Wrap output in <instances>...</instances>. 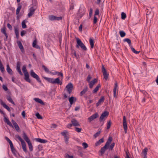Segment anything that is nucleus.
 Segmentation results:
<instances>
[{"label":"nucleus","mask_w":158,"mask_h":158,"mask_svg":"<svg viewBox=\"0 0 158 158\" xmlns=\"http://www.w3.org/2000/svg\"><path fill=\"white\" fill-rule=\"evenodd\" d=\"M109 114V112L107 111H105L102 113L99 118V121H102L104 118L107 117Z\"/></svg>","instance_id":"7"},{"label":"nucleus","mask_w":158,"mask_h":158,"mask_svg":"<svg viewBox=\"0 0 158 158\" xmlns=\"http://www.w3.org/2000/svg\"><path fill=\"white\" fill-rule=\"evenodd\" d=\"M92 11H93V9L92 8H90L89 10V16L90 17H91V16L92 15Z\"/></svg>","instance_id":"62"},{"label":"nucleus","mask_w":158,"mask_h":158,"mask_svg":"<svg viewBox=\"0 0 158 158\" xmlns=\"http://www.w3.org/2000/svg\"><path fill=\"white\" fill-rule=\"evenodd\" d=\"M17 43L19 48L21 50L22 52L23 53H24L25 52V50L21 42L19 41H18Z\"/></svg>","instance_id":"15"},{"label":"nucleus","mask_w":158,"mask_h":158,"mask_svg":"<svg viewBox=\"0 0 158 158\" xmlns=\"http://www.w3.org/2000/svg\"><path fill=\"white\" fill-rule=\"evenodd\" d=\"M76 40L77 44L76 47L77 48L80 47L84 51H86L87 50V48L81 40L78 38H77Z\"/></svg>","instance_id":"3"},{"label":"nucleus","mask_w":158,"mask_h":158,"mask_svg":"<svg viewBox=\"0 0 158 158\" xmlns=\"http://www.w3.org/2000/svg\"><path fill=\"white\" fill-rule=\"evenodd\" d=\"M35 116H36L37 118L38 119H42L43 118L41 116L40 114L38 112L36 114Z\"/></svg>","instance_id":"47"},{"label":"nucleus","mask_w":158,"mask_h":158,"mask_svg":"<svg viewBox=\"0 0 158 158\" xmlns=\"http://www.w3.org/2000/svg\"><path fill=\"white\" fill-rule=\"evenodd\" d=\"M23 138L25 141L27 143L30 142L28 137L25 133L24 132L23 134Z\"/></svg>","instance_id":"26"},{"label":"nucleus","mask_w":158,"mask_h":158,"mask_svg":"<svg viewBox=\"0 0 158 158\" xmlns=\"http://www.w3.org/2000/svg\"><path fill=\"white\" fill-rule=\"evenodd\" d=\"M2 88L5 91H6L8 90V88L6 85H2Z\"/></svg>","instance_id":"59"},{"label":"nucleus","mask_w":158,"mask_h":158,"mask_svg":"<svg viewBox=\"0 0 158 158\" xmlns=\"http://www.w3.org/2000/svg\"><path fill=\"white\" fill-rule=\"evenodd\" d=\"M42 67L46 73H49V69L44 65H42Z\"/></svg>","instance_id":"41"},{"label":"nucleus","mask_w":158,"mask_h":158,"mask_svg":"<svg viewBox=\"0 0 158 158\" xmlns=\"http://www.w3.org/2000/svg\"><path fill=\"white\" fill-rule=\"evenodd\" d=\"M113 138L111 136L109 137L105 144L101 148L100 151L102 155L104 154L106 150L108 148Z\"/></svg>","instance_id":"1"},{"label":"nucleus","mask_w":158,"mask_h":158,"mask_svg":"<svg viewBox=\"0 0 158 158\" xmlns=\"http://www.w3.org/2000/svg\"><path fill=\"white\" fill-rule=\"evenodd\" d=\"M14 126L16 131H19V127L17 123L15 124L14 125Z\"/></svg>","instance_id":"49"},{"label":"nucleus","mask_w":158,"mask_h":158,"mask_svg":"<svg viewBox=\"0 0 158 158\" xmlns=\"http://www.w3.org/2000/svg\"><path fill=\"white\" fill-rule=\"evenodd\" d=\"M88 88L87 86L80 93V94L81 96H82L88 90Z\"/></svg>","instance_id":"30"},{"label":"nucleus","mask_w":158,"mask_h":158,"mask_svg":"<svg viewBox=\"0 0 158 158\" xmlns=\"http://www.w3.org/2000/svg\"><path fill=\"white\" fill-rule=\"evenodd\" d=\"M131 48V51L135 53L136 54H139L140 52L139 51H136L135 49L131 45V46H130Z\"/></svg>","instance_id":"37"},{"label":"nucleus","mask_w":158,"mask_h":158,"mask_svg":"<svg viewBox=\"0 0 158 158\" xmlns=\"http://www.w3.org/2000/svg\"><path fill=\"white\" fill-rule=\"evenodd\" d=\"M10 147L11 148V152L16 157L17 155H19V153L14 148L13 146Z\"/></svg>","instance_id":"16"},{"label":"nucleus","mask_w":158,"mask_h":158,"mask_svg":"<svg viewBox=\"0 0 158 158\" xmlns=\"http://www.w3.org/2000/svg\"><path fill=\"white\" fill-rule=\"evenodd\" d=\"M100 133H101V131H98L97 132H96V133H95L94 135V138H97L98 136L100 134Z\"/></svg>","instance_id":"51"},{"label":"nucleus","mask_w":158,"mask_h":158,"mask_svg":"<svg viewBox=\"0 0 158 158\" xmlns=\"http://www.w3.org/2000/svg\"><path fill=\"white\" fill-rule=\"evenodd\" d=\"M34 100L36 102H38V103H40V104H42V105L44 104V103L42 101V100H41L40 99H39V98H34Z\"/></svg>","instance_id":"31"},{"label":"nucleus","mask_w":158,"mask_h":158,"mask_svg":"<svg viewBox=\"0 0 158 158\" xmlns=\"http://www.w3.org/2000/svg\"><path fill=\"white\" fill-rule=\"evenodd\" d=\"M22 70L24 74H25V73H28L27 71L26 66L25 65H24L23 66L22 68Z\"/></svg>","instance_id":"43"},{"label":"nucleus","mask_w":158,"mask_h":158,"mask_svg":"<svg viewBox=\"0 0 158 158\" xmlns=\"http://www.w3.org/2000/svg\"><path fill=\"white\" fill-rule=\"evenodd\" d=\"M75 131H76L77 132H80L82 130V128H81L75 127Z\"/></svg>","instance_id":"55"},{"label":"nucleus","mask_w":158,"mask_h":158,"mask_svg":"<svg viewBox=\"0 0 158 158\" xmlns=\"http://www.w3.org/2000/svg\"><path fill=\"white\" fill-rule=\"evenodd\" d=\"M22 5L19 3L18 4V7L16 11V14L17 15L16 16V18L17 19H19L21 16V15L19 14L22 8Z\"/></svg>","instance_id":"9"},{"label":"nucleus","mask_w":158,"mask_h":158,"mask_svg":"<svg viewBox=\"0 0 158 158\" xmlns=\"http://www.w3.org/2000/svg\"><path fill=\"white\" fill-rule=\"evenodd\" d=\"M103 73L104 78L105 80H107L109 76V74L107 73V72Z\"/></svg>","instance_id":"40"},{"label":"nucleus","mask_w":158,"mask_h":158,"mask_svg":"<svg viewBox=\"0 0 158 158\" xmlns=\"http://www.w3.org/2000/svg\"><path fill=\"white\" fill-rule=\"evenodd\" d=\"M21 64V63L20 61H17L16 63V69L17 71L18 72L19 74L21 76H23V74L22 72H21V69H20V66Z\"/></svg>","instance_id":"5"},{"label":"nucleus","mask_w":158,"mask_h":158,"mask_svg":"<svg viewBox=\"0 0 158 158\" xmlns=\"http://www.w3.org/2000/svg\"><path fill=\"white\" fill-rule=\"evenodd\" d=\"M104 141V139L103 138H102L95 143V145L96 146H97L100 145L101 143H103Z\"/></svg>","instance_id":"28"},{"label":"nucleus","mask_w":158,"mask_h":158,"mask_svg":"<svg viewBox=\"0 0 158 158\" xmlns=\"http://www.w3.org/2000/svg\"><path fill=\"white\" fill-rule=\"evenodd\" d=\"M4 121L5 123H6L10 127H13L10 122V121L9 119L6 117L5 116H4Z\"/></svg>","instance_id":"19"},{"label":"nucleus","mask_w":158,"mask_h":158,"mask_svg":"<svg viewBox=\"0 0 158 158\" xmlns=\"http://www.w3.org/2000/svg\"><path fill=\"white\" fill-rule=\"evenodd\" d=\"M35 140L41 143H45L47 142V141L46 140L41 139L40 138H36Z\"/></svg>","instance_id":"25"},{"label":"nucleus","mask_w":158,"mask_h":158,"mask_svg":"<svg viewBox=\"0 0 158 158\" xmlns=\"http://www.w3.org/2000/svg\"><path fill=\"white\" fill-rule=\"evenodd\" d=\"M6 99L9 102L11 103L13 105H15V102L12 99L10 95H7L6 97Z\"/></svg>","instance_id":"24"},{"label":"nucleus","mask_w":158,"mask_h":158,"mask_svg":"<svg viewBox=\"0 0 158 158\" xmlns=\"http://www.w3.org/2000/svg\"><path fill=\"white\" fill-rule=\"evenodd\" d=\"M99 13V9H96L94 13V16L98 15Z\"/></svg>","instance_id":"57"},{"label":"nucleus","mask_w":158,"mask_h":158,"mask_svg":"<svg viewBox=\"0 0 158 158\" xmlns=\"http://www.w3.org/2000/svg\"><path fill=\"white\" fill-rule=\"evenodd\" d=\"M15 31L16 38L18 39L19 37V32L18 29L17 27L15 28Z\"/></svg>","instance_id":"34"},{"label":"nucleus","mask_w":158,"mask_h":158,"mask_svg":"<svg viewBox=\"0 0 158 158\" xmlns=\"http://www.w3.org/2000/svg\"><path fill=\"white\" fill-rule=\"evenodd\" d=\"M71 122L72 123V124H73V126H74L76 127L80 126L79 122H78L75 118L71 120Z\"/></svg>","instance_id":"14"},{"label":"nucleus","mask_w":158,"mask_h":158,"mask_svg":"<svg viewBox=\"0 0 158 158\" xmlns=\"http://www.w3.org/2000/svg\"><path fill=\"white\" fill-rule=\"evenodd\" d=\"M54 74H57L58 76H60L62 78H63V74L61 72H55V73Z\"/></svg>","instance_id":"46"},{"label":"nucleus","mask_w":158,"mask_h":158,"mask_svg":"<svg viewBox=\"0 0 158 158\" xmlns=\"http://www.w3.org/2000/svg\"><path fill=\"white\" fill-rule=\"evenodd\" d=\"M119 33L120 36L121 37H124L126 35V34L125 33V32L123 31H120L119 32Z\"/></svg>","instance_id":"39"},{"label":"nucleus","mask_w":158,"mask_h":158,"mask_svg":"<svg viewBox=\"0 0 158 158\" xmlns=\"http://www.w3.org/2000/svg\"><path fill=\"white\" fill-rule=\"evenodd\" d=\"M129 153L128 152H127V151L126 152V156H125V158H130L129 156Z\"/></svg>","instance_id":"63"},{"label":"nucleus","mask_w":158,"mask_h":158,"mask_svg":"<svg viewBox=\"0 0 158 158\" xmlns=\"http://www.w3.org/2000/svg\"><path fill=\"white\" fill-rule=\"evenodd\" d=\"M36 40H34L32 43V46L33 47L36 48H40V47L38 45H36Z\"/></svg>","instance_id":"36"},{"label":"nucleus","mask_w":158,"mask_h":158,"mask_svg":"<svg viewBox=\"0 0 158 158\" xmlns=\"http://www.w3.org/2000/svg\"><path fill=\"white\" fill-rule=\"evenodd\" d=\"M97 82V80L96 79L94 78L93 79L90 83L89 84V87L90 89H92L94 85Z\"/></svg>","instance_id":"20"},{"label":"nucleus","mask_w":158,"mask_h":158,"mask_svg":"<svg viewBox=\"0 0 158 158\" xmlns=\"http://www.w3.org/2000/svg\"><path fill=\"white\" fill-rule=\"evenodd\" d=\"M148 150V149L147 148H144L143 150V155L147 154V152Z\"/></svg>","instance_id":"53"},{"label":"nucleus","mask_w":158,"mask_h":158,"mask_svg":"<svg viewBox=\"0 0 158 158\" xmlns=\"http://www.w3.org/2000/svg\"><path fill=\"white\" fill-rule=\"evenodd\" d=\"M104 96H102L100 98L99 100L97 103L96 104V106L97 107L101 103H102L104 102Z\"/></svg>","instance_id":"21"},{"label":"nucleus","mask_w":158,"mask_h":158,"mask_svg":"<svg viewBox=\"0 0 158 158\" xmlns=\"http://www.w3.org/2000/svg\"><path fill=\"white\" fill-rule=\"evenodd\" d=\"M30 11L28 14V16L29 17L31 16L34 13L35 9L33 7H31L29 9Z\"/></svg>","instance_id":"17"},{"label":"nucleus","mask_w":158,"mask_h":158,"mask_svg":"<svg viewBox=\"0 0 158 158\" xmlns=\"http://www.w3.org/2000/svg\"><path fill=\"white\" fill-rule=\"evenodd\" d=\"M126 17V15L124 12H122L121 13V18L122 19H124Z\"/></svg>","instance_id":"50"},{"label":"nucleus","mask_w":158,"mask_h":158,"mask_svg":"<svg viewBox=\"0 0 158 158\" xmlns=\"http://www.w3.org/2000/svg\"><path fill=\"white\" fill-rule=\"evenodd\" d=\"M62 18L61 16L59 17L55 16V20L59 21V20H62Z\"/></svg>","instance_id":"60"},{"label":"nucleus","mask_w":158,"mask_h":158,"mask_svg":"<svg viewBox=\"0 0 158 158\" xmlns=\"http://www.w3.org/2000/svg\"><path fill=\"white\" fill-rule=\"evenodd\" d=\"M98 19L97 17L95 16H94V20H93V23L94 24H96L97 22Z\"/></svg>","instance_id":"56"},{"label":"nucleus","mask_w":158,"mask_h":158,"mask_svg":"<svg viewBox=\"0 0 158 158\" xmlns=\"http://www.w3.org/2000/svg\"><path fill=\"white\" fill-rule=\"evenodd\" d=\"M101 87L100 84H99L96 87V88L93 91V93L94 94L96 93L99 89L100 87Z\"/></svg>","instance_id":"29"},{"label":"nucleus","mask_w":158,"mask_h":158,"mask_svg":"<svg viewBox=\"0 0 158 158\" xmlns=\"http://www.w3.org/2000/svg\"><path fill=\"white\" fill-rule=\"evenodd\" d=\"M89 42L90 44V45L91 48H94V39L91 38H90L89 39Z\"/></svg>","instance_id":"32"},{"label":"nucleus","mask_w":158,"mask_h":158,"mask_svg":"<svg viewBox=\"0 0 158 158\" xmlns=\"http://www.w3.org/2000/svg\"><path fill=\"white\" fill-rule=\"evenodd\" d=\"M69 100L70 104L72 105L73 103L74 102H76L77 101V98L76 97L72 96L69 98Z\"/></svg>","instance_id":"18"},{"label":"nucleus","mask_w":158,"mask_h":158,"mask_svg":"<svg viewBox=\"0 0 158 158\" xmlns=\"http://www.w3.org/2000/svg\"><path fill=\"white\" fill-rule=\"evenodd\" d=\"M48 18L51 21L55 20V16L53 15H49V16Z\"/></svg>","instance_id":"45"},{"label":"nucleus","mask_w":158,"mask_h":158,"mask_svg":"<svg viewBox=\"0 0 158 158\" xmlns=\"http://www.w3.org/2000/svg\"><path fill=\"white\" fill-rule=\"evenodd\" d=\"M68 132L66 131H65L61 132V134L63 135L64 138V141L66 143H68V140L69 137V136L67 135Z\"/></svg>","instance_id":"8"},{"label":"nucleus","mask_w":158,"mask_h":158,"mask_svg":"<svg viewBox=\"0 0 158 158\" xmlns=\"http://www.w3.org/2000/svg\"><path fill=\"white\" fill-rule=\"evenodd\" d=\"M5 139H6L7 141L9 143L10 147L13 146V144L12 141L8 137L6 136L5 137Z\"/></svg>","instance_id":"33"},{"label":"nucleus","mask_w":158,"mask_h":158,"mask_svg":"<svg viewBox=\"0 0 158 158\" xmlns=\"http://www.w3.org/2000/svg\"><path fill=\"white\" fill-rule=\"evenodd\" d=\"M6 71L10 75H12L13 74V72L11 69L10 68L9 64L6 65Z\"/></svg>","instance_id":"23"},{"label":"nucleus","mask_w":158,"mask_h":158,"mask_svg":"<svg viewBox=\"0 0 158 158\" xmlns=\"http://www.w3.org/2000/svg\"><path fill=\"white\" fill-rule=\"evenodd\" d=\"M123 41L127 42L129 44V45L130 47L131 45V41L130 39H129L128 38L125 39L123 40Z\"/></svg>","instance_id":"35"},{"label":"nucleus","mask_w":158,"mask_h":158,"mask_svg":"<svg viewBox=\"0 0 158 158\" xmlns=\"http://www.w3.org/2000/svg\"><path fill=\"white\" fill-rule=\"evenodd\" d=\"M117 89V90H118V84L117 82H115L114 85V88L113 89V93H114V95L113 96L115 98L116 97V90Z\"/></svg>","instance_id":"13"},{"label":"nucleus","mask_w":158,"mask_h":158,"mask_svg":"<svg viewBox=\"0 0 158 158\" xmlns=\"http://www.w3.org/2000/svg\"><path fill=\"white\" fill-rule=\"evenodd\" d=\"M73 88V84L71 83H70L66 86L65 89L69 94H70L72 92Z\"/></svg>","instance_id":"6"},{"label":"nucleus","mask_w":158,"mask_h":158,"mask_svg":"<svg viewBox=\"0 0 158 158\" xmlns=\"http://www.w3.org/2000/svg\"><path fill=\"white\" fill-rule=\"evenodd\" d=\"M82 145L83 146L84 149H85L88 147V145L87 143L85 142L83 143H82Z\"/></svg>","instance_id":"54"},{"label":"nucleus","mask_w":158,"mask_h":158,"mask_svg":"<svg viewBox=\"0 0 158 158\" xmlns=\"http://www.w3.org/2000/svg\"><path fill=\"white\" fill-rule=\"evenodd\" d=\"M22 26L23 28H25L27 27V25L25 24L24 21H23L22 23Z\"/></svg>","instance_id":"52"},{"label":"nucleus","mask_w":158,"mask_h":158,"mask_svg":"<svg viewBox=\"0 0 158 158\" xmlns=\"http://www.w3.org/2000/svg\"><path fill=\"white\" fill-rule=\"evenodd\" d=\"M0 103L1 105L2 106H3L4 108H5V109H6L8 111H9V112L10 111V108L1 99H0Z\"/></svg>","instance_id":"12"},{"label":"nucleus","mask_w":158,"mask_h":158,"mask_svg":"<svg viewBox=\"0 0 158 158\" xmlns=\"http://www.w3.org/2000/svg\"><path fill=\"white\" fill-rule=\"evenodd\" d=\"M16 137L20 141L21 143H22L23 142H24V141L22 139V138L21 137L19 136V135H17L16 136Z\"/></svg>","instance_id":"44"},{"label":"nucleus","mask_w":158,"mask_h":158,"mask_svg":"<svg viewBox=\"0 0 158 158\" xmlns=\"http://www.w3.org/2000/svg\"><path fill=\"white\" fill-rule=\"evenodd\" d=\"M21 144L22 146V148L23 151L25 152H27V149L26 146L25 142H23H23L22 143H21Z\"/></svg>","instance_id":"27"},{"label":"nucleus","mask_w":158,"mask_h":158,"mask_svg":"<svg viewBox=\"0 0 158 158\" xmlns=\"http://www.w3.org/2000/svg\"><path fill=\"white\" fill-rule=\"evenodd\" d=\"M114 145H115V143H112L109 146V148H109V149L110 150H112L114 146Z\"/></svg>","instance_id":"42"},{"label":"nucleus","mask_w":158,"mask_h":158,"mask_svg":"<svg viewBox=\"0 0 158 158\" xmlns=\"http://www.w3.org/2000/svg\"><path fill=\"white\" fill-rule=\"evenodd\" d=\"M111 123L110 121L109 122H107V129H109L110 128V127L111 126Z\"/></svg>","instance_id":"58"},{"label":"nucleus","mask_w":158,"mask_h":158,"mask_svg":"<svg viewBox=\"0 0 158 158\" xmlns=\"http://www.w3.org/2000/svg\"><path fill=\"white\" fill-rule=\"evenodd\" d=\"M123 129L124 130L125 133H127V120L125 116L123 117Z\"/></svg>","instance_id":"10"},{"label":"nucleus","mask_w":158,"mask_h":158,"mask_svg":"<svg viewBox=\"0 0 158 158\" xmlns=\"http://www.w3.org/2000/svg\"><path fill=\"white\" fill-rule=\"evenodd\" d=\"M6 28L5 27H4L3 28L1 29V31L4 34L6 33Z\"/></svg>","instance_id":"48"},{"label":"nucleus","mask_w":158,"mask_h":158,"mask_svg":"<svg viewBox=\"0 0 158 158\" xmlns=\"http://www.w3.org/2000/svg\"><path fill=\"white\" fill-rule=\"evenodd\" d=\"M24 74V76H25V77H24L25 80L26 81H27L29 83H31V80L29 79V76L28 73H25V74Z\"/></svg>","instance_id":"22"},{"label":"nucleus","mask_w":158,"mask_h":158,"mask_svg":"<svg viewBox=\"0 0 158 158\" xmlns=\"http://www.w3.org/2000/svg\"><path fill=\"white\" fill-rule=\"evenodd\" d=\"M29 148L30 151H32L33 150V147L31 142L27 143Z\"/></svg>","instance_id":"38"},{"label":"nucleus","mask_w":158,"mask_h":158,"mask_svg":"<svg viewBox=\"0 0 158 158\" xmlns=\"http://www.w3.org/2000/svg\"><path fill=\"white\" fill-rule=\"evenodd\" d=\"M26 31L24 30H23L21 32V36H23V35L26 34Z\"/></svg>","instance_id":"61"},{"label":"nucleus","mask_w":158,"mask_h":158,"mask_svg":"<svg viewBox=\"0 0 158 158\" xmlns=\"http://www.w3.org/2000/svg\"><path fill=\"white\" fill-rule=\"evenodd\" d=\"M30 74L31 77L35 79L38 82L40 83L41 82V81L40 80L39 77L34 72L33 70H31L30 73Z\"/></svg>","instance_id":"4"},{"label":"nucleus","mask_w":158,"mask_h":158,"mask_svg":"<svg viewBox=\"0 0 158 158\" xmlns=\"http://www.w3.org/2000/svg\"><path fill=\"white\" fill-rule=\"evenodd\" d=\"M66 157L68 158H73V156H70L68 154H66Z\"/></svg>","instance_id":"64"},{"label":"nucleus","mask_w":158,"mask_h":158,"mask_svg":"<svg viewBox=\"0 0 158 158\" xmlns=\"http://www.w3.org/2000/svg\"><path fill=\"white\" fill-rule=\"evenodd\" d=\"M44 78L45 80H47L48 82L52 83L57 84L60 85H61L62 84V82H60V79L59 77L56 78L55 79H54L53 78L47 77H44Z\"/></svg>","instance_id":"2"},{"label":"nucleus","mask_w":158,"mask_h":158,"mask_svg":"<svg viewBox=\"0 0 158 158\" xmlns=\"http://www.w3.org/2000/svg\"><path fill=\"white\" fill-rule=\"evenodd\" d=\"M99 116L98 114L97 113H96L93 115L91 116L88 118V120L89 122L92 121L93 120L95 119Z\"/></svg>","instance_id":"11"}]
</instances>
